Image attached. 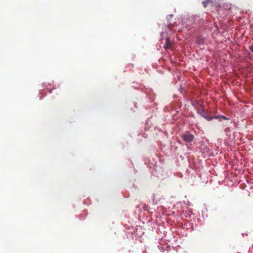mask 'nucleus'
Listing matches in <instances>:
<instances>
[{
	"label": "nucleus",
	"mask_w": 253,
	"mask_h": 253,
	"mask_svg": "<svg viewBox=\"0 0 253 253\" xmlns=\"http://www.w3.org/2000/svg\"><path fill=\"white\" fill-rule=\"evenodd\" d=\"M194 136L193 134L189 133L188 132L184 134L182 136V139L183 141L186 142L190 143L193 141L194 140Z\"/></svg>",
	"instance_id": "obj_1"
},
{
	"label": "nucleus",
	"mask_w": 253,
	"mask_h": 253,
	"mask_svg": "<svg viewBox=\"0 0 253 253\" xmlns=\"http://www.w3.org/2000/svg\"><path fill=\"white\" fill-rule=\"evenodd\" d=\"M172 43L170 42V41L169 40V39H167L166 41V42L164 45V47L167 50V49H169L171 48L172 46Z\"/></svg>",
	"instance_id": "obj_2"
},
{
	"label": "nucleus",
	"mask_w": 253,
	"mask_h": 253,
	"mask_svg": "<svg viewBox=\"0 0 253 253\" xmlns=\"http://www.w3.org/2000/svg\"><path fill=\"white\" fill-rule=\"evenodd\" d=\"M203 117L208 121H211L213 120L212 117H209L207 115H203Z\"/></svg>",
	"instance_id": "obj_3"
},
{
	"label": "nucleus",
	"mask_w": 253,
	"mask_h": 253,
	"mask_svg": "<svg viewBox=\"0 0 253 253\" xmlns=\"http://www.w3.org/2000/svg\"><path fill=\"white\" fill-rule=\"evenodd\" d=\"M197 113L198 114H200V115H201L202 117H203V115H206L205 109H203L202 112H200L199 110H198Z\"/></svg>",
	"instance_id": "obj_4"
},
{
	"label": "nucleus",
	"mask_w": 253,
	"mask_h": 253,
	"mask_svg": "<svg viewBox=\"0 0 253 253\" xmlns=\"http://www.w3.org/2000/svg\"><path fill=\"white\" fill-rule=\"evenodd\" d=\"M210 2V0H208L207 1H203L202 3L204 7H206L207 6V4L208 2Z\"/></svg>",
	"instance_id": "obj_5"
},
{
	"label": "nucleus",
	"mask_w": 253,
	"mask_h": 253,
	"mask_svg": "<svg viewBox=\"0 0 253 253\" xmlns=\"http://www.w3.org/2000/svg\"><path fill=\"white\" fill-rule=\"evenodd\" d=\"M220 119H221L223 120H228V118H227L226 117L223 116V115H220Z\"/></svg>",
	"instance_id": "obj_6"
},
{
	"label": "nucleus",
	"mask_w": 253,
	"mask_h": 253,
	"mask_svg": "<svg viewBox=\"0 0 253 253\" xmlns=\"http://www.w3.org/2000/svg\"><path fill=\"white\" fill-rule=\"evenodd\" d=\"M220 115L215 116H213V117H212L213 119H220Z\"/></svg>",
	"instance_id": "obj_7"
},
{
	"label": "nucleus",
	"mask_w": 253,
	"mask_h": 253,
	"mask_svg": "<svg viewBox=\"0 0 253 253\" xmlns=\"http://www.w3.org/2000/svg\"><path fill=\"white\" fill-rule=\"evenodd\" d=\"M249 49H250V50L253 52V46H251L250 47H249Z\"/></svg>",
	"instance_id": "obj_8"
},
{
	"label": "nucleus",
	"mask_w": 253,
	"mask_h": 253,
	"mask_svg": "<svg viewBox=\"0 0 253 253\" xmlns=\"http://www.w3.org/2000/svg\"><path fill=\"white\" fill-rule=\"evenodd\" d=\"M169 17H172V16H173V15H169Z\"/></svg>",
	"instance_id": "obj_9"
},
{
	"label": "nucleus",
	"mask_w": 253,
	"mask_h": 253,
	"mask_svg": "<svg viewBox=\"0 0 253 253\" xmlns=\"http://www.w3.org/2000/svg\"><path fill=\"white\" fill-rule=\"evenodd\" d=\"M201 42V40H200V41H199V43Z\"/></svg>",
	"instance_id": "obj_10"
}]
</instances>
